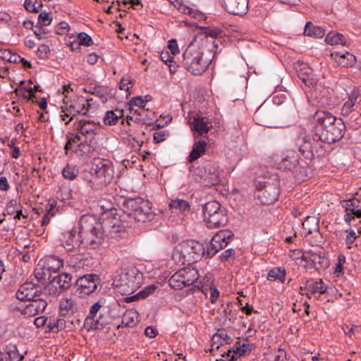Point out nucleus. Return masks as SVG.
Masks as SVG:
<instances>
[{
	"label": "nucleus",
	"mask_w": 361,
	"mask_h": 361,
	"mask_svg": "<svg viewBox=\"0 0 361 361\" xmlns=\"http://www.w3.org/2000/svg\"><path fill=\"white\" fill-rule=\"evenodd\" d=\"M221 32L205 27L194 38V41L183 54V66L192 75H200L208 68L217 51L216 37Z\"/></svg>",
	"instance_id": "obj_1"
},
{
	"label": "nucleus",
	"mask_w": 361,
	"mask_h": 361,
	"mask_svg": "<svg viewBox=\"0 0 361 361\" xmlns=\"http://www.w3.org/2000/svg\"><path fill=\"white\" fill-rule=\"evenodd\" d=\"M233 238L234 234L232 231L224 230L216 233L207 247L199 241L186 240L178 243L176 249L184 262L190 264L197 262L203 257H212L220 250L226 247Z\"/></svg>",
	"instance_id": "obj_2"
},
{
	"label": "nucleus",
	"mask_w": 361,
	"mask_h": 361,
	"mask_svg": "<svg viewBox=\"0 0 361 361\" xmlns=\"http://www.w3.org/2000/svg\"><path fill=\"white\" fill-rule=\"evenodd\" d=\"M114 177L112 162L101 158H94L91 166L82 173V180L93 190H103L111 183Z\"/></svg>",
	"instance_id": "obj_3"
},
{
	"label": "nucleus",
	"mask_w": 361,
	"mask_h": 361,
	"mask_svg": "<svg viewBox=\"0 0 361 361\" xmlns=\"http://www.w3.org/2000/svg\"><path fill=\"white\" fill-rule=\"evenodd\" d=\"M80 238L82 239V244L89 249H97L103 243V226L95 216L83 215L80 218Z\"/></svg>",
	"instance_id": "obj_4"
},
{
	"label": "nucleus",
	"mask_w": 361,
	"mask_h": 361,
	"mask_svg": "<svg viewBox=\"0 0 361 361\" xmlns=\"http://www.w3.org/2000/svg\"><path fill=\"white\" fill-rule=\"evenodd\" d=\"M123 210L128 216L138 222H149L154 217L152 203L140 197L126 200L123 204Z\"/></svg>",
	"instance_id": "obj_5"
},
{
	"label": "nucleus",
	"mask_w": 361,
	"mask_h": 361,
	"mask_svg": "<svg viewBox=\"0 0 361 361\" xmlns=\"http://www.w3.org/2000/svg\"><path fill=\"white\" fill-rule=\"evenodd\" d=\"M191 178L203 186L210 188L220 183V171L215 164L208 162L190 167Z\"/></svg>",
	"instance_id": "obj_6"
},
{
	"label": "nucleus",
	"mask_w": 361,
	"mask_h": 361,
	"mask_svg": "<svg viewBox=\"0 0 361 361\" xmlns=\"http://www.w3.org/2000/svg\"><path fill=\"white\" fill-rule=\"evenodd\" d=\"M280 194V183L277 178H264L256 183V197L262 204L274 203Z\"/></svg>",
	"instance_id": "obj_7"
},
{
	"label": "nucleus",
	"mask_w": 361,
	"mask_h": 361,
	"mask_svg": "<svg viewBox=\"0 0 361 361\" xmlns=\"http://www.w3.org/2000/svg\"><path fill=\"white\" fill-rule=\"evenodd\" d=\"M200 276L198 270L193 267H183L176 271L169 279V285L175 290L192 285Z\"/></svg>",
	"instance_id": "obj_8"
},
{
	"label": "nucleus",
	"mask_w": 361,
	"mask_h": 361,
	"mask_svg": "<svg viewBox=\"0 0 361 361\" xmlns=\"http://www.w3.org/2000/svg\"><path fill=\"white\" fill-rule=\"evenodd\" d=\"M72 276L64 272L54 276L44 287L46 295L56 296L68 290L72 286Z\"/></svg>",
	"instance_id": "obj_9"
},
{
	"label": "nucleus",
	"mask_w": 361,
	"mask_h": 361,
	"mask_svg": "<svg viewBox=\"0 0 361 361\" xmlns=\"http://www.w3.org/2000/svg\"><path fill=\"white\" fill-rule=\"evenodd\" d=\"M92 100V99H86L84 97H80L71 102L69 105L66 104L65 106H61L62 116H70V118L66 122V125L73 121L77 115L86 116L91 106L90 101Z\"/></svg>",
	"instance_id": "obj_10"
},
{
	"label": "nucleus",
	"mask_w": 361,
	"mask_h": 361,
	"mask_svg": "<svg viewBox=\"0 0 361 361\" xmlns=\"http://www.w3.org/2000/svg\"><path fill=\"white\" fill-rule=\"evenodd\" d=\"M73 127L82 140H95V137L99 130V126L97 123L85 118H77L73 123Z\"/></svg>",
	"instance_id": "obj_11"
},
{
	"label": "nucleus",
	"mask_w": 361,
	"mask_h": 361,
	"mask_svg": "<svg viewBox=\"0 0 361 361\" xmlns=\"http://www.w3.org/2000/svg\"><path fill=\"white\" fill-rule=\"evenodd\" d=\"M345 130V121L338 118V121L332 124L324 132L316 136L319 141L326 144H331L340 140L344 135Z\"/></svg>",
	"instance_id": "obj_12"
},
{
	"label": "nucleus",
	"mask_w": 361,
	"mask_h": 361,
	"mask_svg": "<svg viewBox=\"0 0 361 361\" xmlns=\"http://www.w3.org/2000/svg\"><path fill=\"white\" fill-rule=\"evenodd\" d=\"M99 281V277L97 274H85L78 278L75 282V295L79 298L90 295L95 291Z\"/></svg>",
	"instance_id": "obj_13"
},
{
	"label": "nucleus",
	"mask_w": 361,
	"mask_h": 361,
	"mask_svg": "<svg viewBox=\"0 0 361 361\" xmlns=\"http://www.w3.org/2000/svg\"><path fill=\"white\" fill-rule=\"evenodd\" d=\"M102 307V302L101 301H97L91 306L89 314L84 322V327L87 331L102 330L106 324V322L103 320L102 314H100L98 318H96L97 314Z\"/></svg>",
	"instance_id": "obj_14"
},
{
	"label": "nucleus",
	"mask_w": 361,
	"mask_h": 361,
	"mask_svg": "<svg viewBox=\"0 0 361 361\" xmlns=\"http://www.w3.org/2000/svg\"><path fill=\"white\" fill-rule=\"evenodd\" d=\"M360 101L361 95L359 89L355 87L348 94V99L343 104L341 108V114L344 117H347L351 114L350 119L356 120L359 115L357 109Z\"/></svg>",
	"instance_id": "obj_15"
},
{
	"label": "nucleus",
	"mask_w": 361,
	"mask_h": 361,
	"mask_svg": "<svg viewBox=\"0 0 361 361\" xmlns=\"http://www.w3.org/2000/svg\"><path fill=\"white\" fill-rule=\"evenodd\" d=\"M276 112V108L273 104L264 102L255 111L253 118L258 125L269 126Z\"/></svg>",
	"instance_id": "obj_16"
},
{
	"label": "nucleus",
	"mask_w": 361,
	"mask_h": 361,
	"mask_svg": "<svg viewBox=\"0 0 361 361\" xmlns=\"http://www.w3.org/2000/svg\"><path fill=\"white\" fill-rule=\"evenodd\" d=\"M314 134L316 137L338 121V118L335 117L329 111L319 110L314 114Z\"/></svg>",
	"instance_id": "obj_17"
},
{
	"label": "nucleus",
	"mask_w": 361,
	"mask_h": 361,
	"mask_svg": "<svg viewBox=\"0 0 361 361\" xmlns=\"http://www.w3.org/2000/svg\"><path fill=\"white\" fill-rule=\"evenodd\" d=\"M42 295V288L32 282H26L21 285L16 293L17 299L20 301L39 298Z\"/></svg>",
	"instance_id": "obj_18"
},
{
	"label": "nucleus",
	"mask_w": 361,
	"mask_h": 361,
	"mask_svg": "<svg viewBox=\"0 0 361 361\" xmlns=\"http://www.w3.org/2000/svg\"><path fill=\"white\" fill-rule=\"evenodd\" d=\"M341 206L345 209V221L350 224L351 221L355 218H361V200L357 198L343 200Z\"/></svg>",
	"instance_id": "obj_19"
},
{
	"label": "nucleus",
	"mask_w": 361,
	"mask_h": 361,
	"mask_svg": "<svg viewBox=\"0 0 361 361\" xmlns=\"http://www.w3.org/2000/svg\"><path fill=\"white\" fill-rule=\"evenodd\" d=\"M295 70L298 78L307 87L314 88L317 84V79L313 70L305 63H298Z\"/></svg>",
	"instance_id": "obj_20"
},
{
	"label": "nucleus",
	"mask_w": 361,
	"mask_h": 361,
	"mask_svg": "<svg viewBox=\"0 0 361 361\" xmlns=\"http://www.w3.org/2000/svg\"><path fill=\"white\" fill-rule=\"evenodd\" d=\"M302 259L307 263H311L316 270L326 269L329 265V258L322 252H313L310 251L303 254Z\"/></svg>",
	"instance_id": "obj_21"
},
{
	"label": "nucleus",
	"mask_w": 361,
	"mask_h": 361,
	"mask_svg": "<svg viewBox=\"0 0 361 361\" xmlns=\"http://www.w3.org/2000/svg\"><path fill=\"white\" fill-rule=\"evenodd\" d=\"M60 241L63 247L68 250H73L82 244V239L80 238V231L78 232L73 228L70 231L63 232L60 235Z\"/></svg>",
	"instance_id": "obj_22"
},
{
	"label": "nucleus",
	"mask_w": 361,
	"mask_h": 361,
	"mask_svg": "<svg viewBox=\"0 0 361 361\" xmlns=\"http://www.w3.org/2000/svg\"><path fill=\"white\" fill-rule=\"evenodd\" d=\"M279 167L283 170H295V171H300V169H305V166H302L299 161V156L295 151H287L286 156L282 158L279 163Z\"/></svg>",
	"instance_id": "obj_23"
},
{
	"label": "nucleus",
	"mask_w": 361,
	"mask_h": 361,
	"mask_svg": "<svg viewBox=\"0 0 361 361\" xmlns=\"http://www.w3.org/2000/svg\"><path fill=\"white\" fill-rule=\"evenodd\" d=\"M96 141L82 140L77 145L73 152L81 159H87L94 156L96 149Z\"/></svg>",
	"instance_id": "obj_24"
},
{
	"label": "nucleus",
	"mask_w": 361,
	"mask_h": 361,
	"mask_svg": "<svg viewBox=\"0 0 361 361\" xmlns=\"http://www.w3.org/2000/svg\"><path fill=\"white\" fill-rule=\"evenodd\" d=\"M29 304L22 310V314L26 317H34L44 311L47 306V302L42 298L27 300Z\"/></svg>",
	"instance_id": "obj_25"
},
{
	"label": "nucleus",
	"mask_w": 361,
	"mask_h": 361,
	"mask_svg": "<svg viewBox=\"0 0 361 361\" xmlns=\"http://www.w3.org/2000/svg\"><path fill=\"white\" fill-rule=\"evenodd\" d=\"M225 9L229 13L243 16L247 13L248 0H223Z\"/></svg>",
	"instance_id": "obj_26"
},
{
	"label": "nucleus",
	"mask_w": 361,
	"mask_h": 361,
	"mask_svg": "<svg viewBox=\"0 0 361 361\" xmlns=\"http://www.w3.org/2000/svg\"><path fill=\"white\" fill-rule=\"evenodd\" d=\"M301 290H304L305 293L302 295H307V298L311 297L315 293L324 294L326 291V286L324 285L322 279L314 281L312 279L306 280L304 286L300 287Z\"/></svg>",
	"instance_id": "obj_27"
},
{
	"label": "nucleus",
	"mask_w": 361,
	"mask_h": 361,
	"mask_svg": "<svg viewBox=\"0 0 361 361\" xmlns=\"http://www.w3.org/2000/svg\"><path fill=\"white\" fill-rule=\"evenodd\" d=\"M140 278L135 273V270L126 269L120 274V286H126L131 290L139 286Z\"/></svg>",
	"instance_id": "obj_28"
},
{
	"label": "nucleus",
	"mask_w": 361,
	"mask_h": 361,
	"mask_svg": "<svg viewBox=\"0 0 361 361\" xmlns=\"http://www.w3.org/2000/svg\"><path fill=\"white\" fill-rule=\"evenodd\" d=\"M191 128L200 135L207 134L212 127L207 117L196 114L193 116Z\"/></svg>",
	"instance_id": "obj_29"
},
{
	"label": "nucleus",
	"mask_w": 361,
	"mask_h": 361,
	"mask_svg": "<svg viewBox=\"0 0 361 361\" xmlns=\"http://www.w3.org/2000/svg\"><path fill=\"white\" fill-rule=\"evenodd\" d=\"M209 228H218L226 225L228 218L226 209L219 211L216 214L204 220Z\"/></svg>",
	"instance_id": "obj_30"
},
{
	"label": "nucleus",
	"mask_w": 361,
	"mask_h": 361,
	"mask_svg": "<svg viewBox=\"0 0 361 361\" xmlns=\"http://www.w3.org/2000/svg\"><path fill=\"white\" fill-rule=\"evenodd\" d=\"M78 311V305L72 298H64L59 303V314L62 317H71Z\"/></svg>",
	"instance_id": "obj_31"
},
{
	"label": "nucleus",
	"mask_w": 361,
	"mask_h": 361,
	"mask_svg": "<svg viewBox=\"0 0 361 361\" xmlns=\"http://www.w3.org/2000/svg\"><path fill=\"white\" fill-rule=\"evenodd\" d=\"M52 274L54 273L51 270L48 269L47 267L45 266V264L40 259L35 269V276L37 281L42 284L49 282L53 278Z\"/></svg>",
	"instance_id": "obj_32"
},
{
	"label": "nucleus",
	"mask_w": 361,
	"mask_h": 361,
	"mask_svg": "<svg viewBox=\"0 0 361 361\" xmlns=\"http://www.w3.org/2000/svg\"><path fill=\"white\" fill-rule=\"evenodd\" d=\"M207 143L205 140H200L194 142L191 152L188 157V161L192 163L206 152Z\"/></svg>",
	"instance_id": "obj_33"
},
{
	"label": "nucleus",
	"mask_w": 361,
	"mask_h": 361,
	"mask_svg": "<svg viewBox=\"0 0 361 361\" xmlns=\"http://www.w3.org/2000/svg\"><path fill=\"white\" fill-rule=\"evenodd\" d=\"M206 278L207 279V282L209 283L207 284L205 283L202 284L198 288L201 290L206 298L209 297L212 303H215L219 296V292L216 288L212 285L213 281L212 280L210 281L211 278H208V276H206Z\"/></svg>",
	"instance_id": "obj_34"
},
{
	"label": "nucleus",
	"mask_w": 361,
	"mask_h": 361,
	"mask_svg": "<svg viewBox=\"0 0 361 361\" xmlns=\"http://www.w3.org/2000/svg\"><path fill=\"white\" fill-rule=\"evenodd\" d=\"M48 269L54 274L57 273L63 266V260L56 255H47L41 259Z\"/></svg>",
	"instance_id": "obj_35"
},
{
	"label": "nucleus",
	"mask_w": 361,
	"mask_h": 361,
	"mask_svg": "<svg viewBox=\"0 0 361 361\" xmlns=\"http://www.w3.org/2000/svg\"><path fill=\"white\" fill-rule=\"evenodd\" d=\"M138 313L133 309L128 310L123 315L121 323L118 328L133 327L137 323Z\"/></svg>",
	"instance_id": "obj_36"
},
{
	"label": "nucleus",
	"mask_w": 361,
	"mask_h": 361,
	"mask_svg": "<svg viewBox=\"0 0 361 361\" xmlns=\"http://www.w3.org/2000/svg\"><path fill=\"white\" fill-rule=\"evenodd\" d=\"M225 209L221 207V204L216 201H209L202 205V213L204 216V220L211 217L216 214L219 211Z\"/></svg>",
	"instance_id": "obj_37"
},
{
	"label": "nucleus",
	"mask_w": 361,
	"mask_h": 361,
	"mask_svg": "<svg viewBox=\"0 0 361 361\" xmlns=\"http://www.w3.org/2000/svg\"><path fill=\"white\" fill-rule=\"evenodd\" d=\"M6 354V361H22L24 356L20 355L16 345L9 343L4 348Z\"/></svg>",
	"instance_id": "obj_38"
},
{
	"label": "nucleus",
	"mask_w": 361,
	"mask_h": 361,
	"mask_svg": "<svg viewBox=\"0 0 361 361\" xmlns=\"http://www.w3.org/2000/svg\"><path fill=\"white\" fill-rule=\"evenodd\" d=\"M302 228L307 234L315 233L317 235H320L319 219L314 216H307L302 223Z\"/></svg>",
	"instance_id": "obj_39"
},
{
	"label": "nucleus",
	"mask_w": 361,
	"mask_h": 361,
	"mask_svg": "<svg viewBox=\"0 0 361 361\" xmlns=\"http://www.w3.org/2000/svg\"><path fill=\"white\" fill-rule=\"evenodd\" d=\"M313 144L314 140L312 141L311 140L304 139L299 147L301 154L310 161L314 159Z\"/></svg>",
	"instance_id": "obj_40"
},
{
	"label": "nucleus",
	"mask_w": 361,
	"mask_h": 361,
	"mask_svg": "<svg viewBox=\"0 0 361 361\" xmlns=\"http://www.w3.org/2000/svg\"><path fill=\"white\" fill-rule=\"evenodd\" d=\"M123 110L116 108L115 111H107L104 117V123L105 125H115L119 118L123 117Z\"/></svg>",
	"instance_id": "obj_41"
},
{
	"label": "nucleus",
	"mask_w": 361,
	"mask_h": 361,
	"mask_svg": "<svg viewBox=\"0 0 361 361\" xmlns=\"http://www.w3.org/2000/svg\"><path fill=\"white\" fill-rule=\"evenodd\" d=\"M304 34L315 38H322L325 35V30L321 27L314 26L311 22H307L305 27Z\"/></svg>",
	"instance_id": "obj_42"
},
{
	"label": "nucleus",
	"mask_w": 361,
	"mask_h": 361,
	"mask_svg": "<svg viewBox=\"0 0 361 361\" xmlns=\"http://www.w3.org/2000/svg\"><path fill=\"white\" fill-rule=\"evenodd\" d=\"M336 56H338V63L344 67L353 66L356 62L355 56L353 54L348 51L342 54L336 52Z\"/></svg>",
	"instance_id": "obj_43"
},
{
	"label": "nucleus",
	"mask_w": 361,
	"mask_h": 361,
	"mask_svg": "<svg viewBox=\"0 0 361 361\" xmlns=\"http://www.w3.org/2000/svg\"><path fill=\"white\" fill-rule=\"evenodd\" d=\"M325 42L330 45H343L345 43V37L342 34L333 31L326 35Z\"/></svg>",
	"instance_id": "obj_44"
},
{
	"label": "nucleus",
	"mask_w": 361,
	"mask_h": 361,
	"mask_svg": "<svg viewBox=\"0 0 361 361\" xmlns=\"http://www.w3.org/2000/svg\"><path fill=\"white\" fill-rule=\"evenodd\" d=\"M286 277V271L284 269L280 267H274L271 269L267 276V279L271 281L279 280L283 283Z\"/></svg>",
	"instance_id": "obj_45"
},
{
	"label": "nucleus",
	"mask_w": 361,
	"mask_h": 361,
	"mask_svg": "<svg viewBox=\"0 0 361 361\" xmlns=\"http://www.w3.org/2000/svg\"><path fill=\"white\" fill-rule=\"evenodd\" d=\"M66 327V321L63 319H50L47 324L49 331L57 333Z\"/></svg>",
	"instance_id": "obj_46"
},
{
	"label": "nucleus",
	"mask_w": 361,
	"mask_h": 361,
	"mask_svg": "<svg viewBox=\"0 0 361 361\" xmlns=\"http://www.w3.org/2000/svg\"><path fill=\"white\" fill-rule=\"evenodd\" d=\"M130 113L133 115L134 122L137 124L142 125H150L151 123L147 121L145 118V109H134L133 108H129Z\"/></svg>",
	"instance_id": "obj_47"
},
{
	"label": "nucleus",
	"mask_w": 361,
	"mask_h": 361,
	"mask_svg": "<svg viewBox=\"0 0 361 361\" xmlns=\"http://www.w3.org/2000/svg\"><path fill=\"white\" fill-rule=\"evenodd\" d=\"M169 207L180 212H184L190 209L188 202L180 199L172 200L169 203Z\"/></svg>",
	"instance_id": "obj_48"
},
{
	"label": "nucleus",
	"mask_w": 361,
	"mask_h": 361,
	"mask_svg": "<svg viewBox=\"0 0 361 361\" xmlns=\"http://www.w3.org/2000/svg\"><path fill=\"white\" fill-rule=\"evenodd\" d=\"M79 174V169L76 166L67 164L62 171V175L64 178L73 180Z\"/></svg>",
	"instance_id": "obj_49"
},
{
	"label": "nucleus",
	"mask_w": 361,
	"mask_h": 361,
	"mask_svg": "<svg viewBox=\"0 0 361 361\" xmlns=\"http://www.w3.org/2000/svg\"><path fill=\"white\" fill-rule=\"evenodd\" d=\"M314 144H313V153H314V159L315 158H322L324 157L326 154V146L322 144V142L318 140L317 137H313Z\"/></svg>",
	"instance_id": "obj_50"
},
{
	"label": "nucleus",
	"mask_w": 361,
	"mask_h": 361,
	"mask_svg": "<svg viewBox=\"0 0 361 361\" xmlns=\"http://www.w3.org/2000/svg\"><path fill=\"white\" fill-rule=\"evenodd\" d=\"M215 339H219L221 341L216 346V350H218L220 346L224 344H230L232 342L231 338L224 331L219 330L216 334H214L212 338V341H214Z\"/></svg>",
	"instance_id": "obj_51"
},
{
	"label": "nucleus",
	"mask_w": 361,
	"mask_h": 361,
	"mask_svg": "<svg viewBox=\"0 0 361 361\" xmlns=\"http://www.w3.org/2000/svg\"><path fill=\"white\" fill-rule=\"evenodd\" d=\"M81 137L77 133L67 135V142L64 147L66 154H68V150L73 149L74 144H78L81 141Z\"/></svg>",
	"instance_id": "obj_52"
},
{
	"label": "nucleus",
	"mask_w": 361,
	"mask_h": 361,
	"mask_svg": "<svg viewBox=\"0 0 361 361\" xmlns=\"http://www.w3.org/2000/svg\"><path fill=\"white\" fill-rule=\"evenodd\" d=\"M52 21V16L51 13L45 11L41 12L38 16L37 24L42 26H47L51 24Z\"/></svg>",
	"instance_id": "obj_53"
},
{
	"label": "nucleus",
	"mask_w": 361,
	"mask_h": 361,
	"mask_svg": "<svg viewBox=\"0 0 361 361\" xmlns=\"http://www.w3.org/2000/svg\"><path fill=\"white\" fill-rule=\"evenodd\" d=\"M147 102L148 99H144L140 96L134 97L128 102L129 108H133L132 106H137L141 109H145L144 108Z\"/></svg>",
	"instance_id": "obj_54"
},
{
	"label": "nucleus",
	"mask_w": 361,
	"mask_h": 361,
	"mask_svg": "<svg viewBox=\"0 0 361 361\" xmlns=\"http://www.w3.org/2000/svg\"><path fill=\"white\" fill-rule=\"evenodd\" d=\"M78 39L80 45L90 47L93 44L91 37L85 32L79 33L78 35Z\"/></svg>",
	"instance_id": "obj_55"
},
{
	"label": "nucleus",
	"mask_w": 361,
	"mask_h": 361,
	"mask_svg": "<svg viewBox=\"0 0 361 361\" xmlns=\"http://www.w3.org/2000/svg\"><path fill=\"white\" fill-rule=\"evenodd\" d=\"M178 10L184 14H187L191 16H195L196 13V11L193 9L192 8H190L188 6H186L184 4L182 1L178 2Z\"/></svg>",
	"instance_id": "obj_56"
},
{
	"label": "nucleus",
	"mask_w": 361,
	"mask_h": 361,
	"mask_svg": "<svg viewBox=\"0 0 361 361\" xmlns=\"http://www.w3.org/2000/svg\"><path fill=\"white\" fill-rule=\"evenodd\" d=\"M157 289V286L155 285H149L147 287H145L144 289L140 290L137 295L139 296L140 299H144L148 297L149 295L152 294L155 290Z\"/></svg>",
	"instance_id": "obj_57"
},
{
	"label": "nucleus",
	"mask_w": 361,
	"mask_h": 361,
	"mask_svg": "<svg viewBox=\"0 0 361 361\" xmlns=\"http://www.w3.org/2000/svg\"><path fill=\"white\" fill-rule=\"evenodd\" d=\"M50 54V49L47 44H41L39 46L37 54L40 59H46Z\"/></svg>",
	"instance_id": "obj_58"
},
{
	"label": "nucleus",
	"mask_w": 361,
	"mask_h": 361,
	"mask_svg": "<svg viewBox=\"0 0 361 361\" xmlns=\"http://www.w3.org/2000/svg\"><path fill=\"white\" fill-rule=\"evenodd\" d=\"M253 349V345L247 343H240L238 350V356H243L249 354Z\"/></svg>",
	"instance_id": "obj_59"
},
{
	"label": "nucleus",
	"mask_w": 361,
	"mask_h": 361,
	"mask_svg": "<svg viewBox=\"0 0 361 361\" xmlns=\"http://www.w3.org/2000/svg\"><path fill=\"white\" fill-rule=\"evenodd\" d=\"M345 262V257L339 256L338 257V262L336 264V267L334 269V273L337 276L343 274V264Z\"/></svg>",
	"instance_id": "obj_60"
},
{
	"label": "nucleus",
	"mask_w": 361,
	"mask_h": 361,
	"mask_svg": "<svg viewBox=\"0 0 361 361\" xmlns=\"http://www.w3.org/2000/svg\"><path fill=\"white\" fill-rule=\"evenodd\" d=\"M169 135L166 130H160L154 133V140L156 143H159L166 140V136Z\"/></svg>",
	"instance_id": "obj_61"
},
{
	"label": "nucleus",
	"mask_w": 361,
	"mask_h": 361,
	"mask_svg": "<svg viewBox=\"0 0 361 361\" xmlns=\"http://www.w3.org/2000/svg\"><path fill=\"white\" fill-rule=\"evenodd\" d=\"M235 254V251L233 248H228L226 250H224L221 254L219 255V257L222 262L228 261L230 257H234Z\"/></svg>",
	"instance_id": "obj_62"
},
{
	"label": "nucleus",
	"mask_w": 361,
	"mask_h": 361,
	"mask_svg": "<svg viewBox=\"0 0 361 361\" xmlns=\"http://www.w3.org/2000/svg\"><path fill=\"white\" fill-rule=\"evenodd\" d=\"M70 27L68 23L62 21L58 24L56 27V32L58 35H63L66 34V30H69Z\"/></svg>",
	"instance_id": "obj_63"
},
{
	"label": "nucleus",
	"mask_w": 361,
	"mask_h": 361,
	"mask_svg": "<svg viewBox=\"0 0 361 361\" xmlns=\"http://www.w3.org/2000/svg\"><path fill=\"white\" fill-rule=\"evenodd\" d=\"M44 26L36 25L33 30L34 34L37 37L38 39H41L43 37V35L47 34V31L46 29L43 27Z\"/></svg>",
	"instance_id": "obj_64"
}]
</instances>
